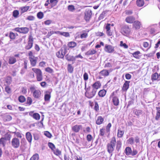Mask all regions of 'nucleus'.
Segmentation results:
<instances>
[{"label":"nucleus","mask_w":160,"mask_h":160,"mask_svg":"<svg viewBox=\"0 0 160 160\" xmlns=\"http://www.w3.org/2000/svg\"><path fill=\"white\" fill-rule=\"evenodd\" d=\"M66 59L68 61H74L75 60V58L73 56L69 55L68 54L65 56Z\"/></svg>","instance_id":"26"},{"label":"nucleus","mask_w":160,"mask_h":160,"mask_svg":"<svg viewBox=\"0 0 160 160\" xmlns=\"http://www.w3.org/2000/svg\"><path fill=\"white\" fill-rule=\"evenodd\" d=\"M41 94V92L40 90L37 89L34 91L33 93V95L35 98L38 99L40 97Z\"/></svg>","instance_id":"9"},{"label":"nucleus","mask_w":160,"mask_h":160,"mask_svg":"<svg viewBox=\"0 0 160 160\" xmlns=\"http://www.w3.org/2000/svg\"><path fill=\"white\" fill-rule=\"evenodd\" d=\"M111 24L107 23L105 26V28L106 29V33L108 36H111L112 35V33L110 30Z\"/></svg>","instance_id":"10"},{"label":"nucleus","mask_w":160,"mask_h":160,"mask_svg":"<svg viewBox=\"0 0 160 160\" xmlns=\"http://www.w3.org/2000/svg\"><path fill=\"white\" fill-rule=\"evenodd\" d=\"M130 29L128 25H125L123 26L121 29V32L123 35H128L130 34Z\"/></svg>","instance_id":"7"},{"label":"nucleus","mask_w":160,"mask_h":160,"mask_svg":"<svg viewBox=\"0 0 160 160\" xmlns=\"http://www.w3.org/2000/svg\"><path fill=\"white\" fill-rule=\"evenodd\" d=\"M92 12L90 9H87L85 12L84 19L86 21H89L91 17Z\"/></svg>","instance_id":"8"},{"label":"nucleus","mask_w":160,"mask_h":160,"mask_svg":"<svg viewBox=\"0 0 160 160\" xmlns=\"http://www.w3.org/2000/svg\"><path fill=\"white\" fill-rule=\"evenodd\" d=\"M103 120V118L102 116H98L96 121V123L98 125H100L102 123Z\"/></svg>","instance_id":"22"},{"label":"nucleus","mask_w":160,"mask_h":160,"mask_svg":"<svg viewBox=\"0 0 160 160\" xmlns=\"http://www.w3.org/2000/svg\"><path fill=\"white\" fill-rule=\"evenodd\" d=\"M53 151L54 153L56 155L58 156L60 155L61 154V152L58 149H57L55 151L54 150V151Z\"/></svg>","instance_id":"44"},{"label":"nucleus","mask_w":160,"mask_h":160,"mask_svg":"<svg viewBox=\"0 0 160 160\" xmlns=\"http://www.w3.org/2000/svg\"><path fill=\"white\" fill-rule=\"evenodd\" d=\"M15 134L16 135V136L18 138H22V136L21 133H20L19 132H14Z\"/></svg>","instance_id":"59"},{"label":"nucleus","mask_w":160,"mask_h":160,"mask_svg":"<svg viewBox=\"0 0 160 160\" xmlns=\"http://www.w3.org/2000/svg\"><path fill=\"white\" fill-rule=\"evenodd\" d=\"M101 86V84L99 82H96L92 85V89L97 91V89Z\"/></svg>","instance_id":"11"},{"label":"nucleus","mask_w":160,"mask_h":160,"mask_svg":"<svg viewBox=\"0 0 160 160\" xmlns=\"http://www.w3.org/2000/svg\"><path fill=\"white\" fill-rule=\"evenodd\" d=\"M44 134L49 138H51L52 136V134L48 131L45 132Z\"/></svg>","instance_id":"51"},{"label":"nucleus","mask_w":160,"mask_h":160,"mask_svg":"<svg viewBox=\"0 0 160 160\" xmlns=\"http://www.w3.org/2000/svg\"><path fill=\"white\" fill-rule=\"evenodd\" d=\"M26 136L27 140L30 143H31L32 140V136L30 132H27L26 134Z\"/></svg>","instance_id":"20"},{"label":"nucleus","mask_w":160,"mask_h":160,"mask_svg":"<svg viewBox=\"0 0 160 160\" xmlns=\"http://www.w3.org/2000/svg\"><path fill=\"white\" fill-rule=\"evenodd\" d=\"M99 74L104 77H106L109 75V72L108 70L104 69L99 72Z\"/></svg>","instance_id":"17"},{"label":"nucleus","mask_w":160,"mask_h":160,"mask_svg":"<svg viewBox=\"0 0 160 160\" xmlns=\"http://www.w3.org/2000/svg\"><path fill=\"white\" fill-rule=\"evenodd\" d=\"M3 120L5 121H9L12 120V117L10 115H6L3 117Z\"/></svg>","instance_id":"30"},{"label":"nucleus","mask_w":160,"mask_h":160,"mask_svg":"<svg viewBox=\"0 0 160 160\" xmlns=\"http://www.w3.org/2000/svg\"><path fill=\"white\" fill-rule=\"evenodd\" d=\"M88 36V34L87 33H83L81 34L80 37L81 38H86Z\"/></svg>","instance_id":"63"},{"label":"nucleus","mask_w":160,"mask_h":160,"mask_svg":"<svg viewBox=\"0 0 160 160\" xmlns=\"http://www.w3.org/2000/svg\"><path fill=\"white\" fill-rule=\"evenodd\" d=\"M94 109L96 111L98 112L99 110V105L97 102H94Z\"/></svg>","instance_id":"46"},{"label":"nucleus","mask_w":160,"mask_h":160,"mask_svg":"<svg viewBox=\"0 0 160 160\" xmlns=\"http://www.w3.org/2000/svg\"><path fill=\"white\" fill-rule=\"evenodd\" d=\"M120 45L121 46L125 48H128V46L125 43H123V42L122 41L120 42Z\"/></svg>","instance_id":"54"},{"label":"nucleus","mask_w":160,"mask_h":160,"mask_svg":"<svg viewBox=\"0 0 160 160\" xmlns=\"http://www.w3.org/2000/svg\"><path fill=\"white\" fill-rule=\"evenodd\" d=\"M12 81V78L11 77L8 76L5 79L4 84L6 86H8L10 84Z\"/></svg>","instance_id":"18"},{"label":"nucleus","mask_w":160,"mask_h":160,"mask_svg":"<svg viewBox=\"0 0 160 160\" xmlns=\"http://www.w3.org/2000/svg\"><path fill=\"white\" fill-rule=\"evenodd\" d=\"M29 8V6L24 7L22 8V12H24L27 11Z\"/></svg>","instance_id":"57"},{"label":"nucleus","mask_w":160,"mask_h":160,"mask_svg":"<svg viewBox=\"0 0 160 160\" xmlns=\"http://www.w3.org/2000/svg\"><path fill=\"white\" fill-rule=\"evenodd\" d=\"M68 69L69 72L70 73H72L73 71V68L71 65L69 64L68 65Z\"/></svg>","instance_id":"40"},{"label":"nucleus","mask_w":160,"mask_h":160,"mask_svg":"<svg viewBox=\"0 0 160 160\" xmlns=\"http://www.w3.org/2000/svg\"><path fill=\"white\" fill-rule=\"evenodd\" d=\"M152 81L154 80H160V78L159 77L157 73H155L152 75Z\"/></svg>","instance_id":"19"},{"label":"nucleus","mask_w":160,"mask_h":160,"mask_svg":"<svg viewBox=\"0 0 160 160\" xmlns=\"http://www.w3.org/2000/svg\"><path fill=\"white\" fill-rule=\"evenodd\" d=\"M85 89L86 92H85V96L88 98L90 99L94 97L96 94L97 91L94 90L93 89L91 91H89L90 90V87L86 88V82H85Z\"/></svg>","instance_id":"2"},{"label":"nucleus","mask_w":160,"mask_h":160,"mask_svg":"<svg viewBox=\"0 0 160 160\" xmlns=\"http://www.w3.org/2000/svg\"><path fill=\"white\" fill-rule=\"evenodd\" d=\"M37 57H34V58H30L29 59L31 65L33 67L35 66L37 63Z\"/></svg>","instance_id":"16"},{"label":"nucleus","mask_w":160,"mask_h":160,"mask_svg":"<svg viewBox=\"0 0 160 160\" xmlns=\"http://www.w3.org/2000/svg\"><path fill=\"white\" fill-rule=\"evenodd\" d=\"M88 75L87 73L85 72L83 75V78L84 80H87L88 79Z\"/></svg>","instance_id":"60"},{"label":"nucleus","mask_w":160,"mask_h":160,"mask_svg":"<svg viewBox=\"0 0 160 160\" xmlns=\"http://www.w3.org/2000/svg\"><path fill=\"white\" fill-rule=\"evenodd\" d=\"M26 99L25 97L21 95L18 98V100L19 102H23L25 101Z\"/></svg>","instance_id":"41"},{"label":"nucleus","mask_w":160,"mask_h":160,"mask_svg":"<svg viewBox=\"0 0 160 160\" xmlns=\"http://www.w3.org/2000/svg\"><path fill=\"white\" fill-rule=\"evenodd\" d=\"M68 10L71 11H72L75 9L74 6L72 5H69L68 7Z\"/></svg>","instance_id":"55"},{"label":"nucleus","mask_w":160,"mask_h":160,"mask_svg":"<svg viewBox=\"0 0 160 160\" xmlns=\"http://www.w3.org/2000/svg\"><path fill=\"white\" fill-rule=\"evenodd\" d=\"M33 136L34 139L36 140H38L39 139V136L37 134H34Z\"/></svg>","instance_id":"64"},{"label":"nucleus","mask_w":160,"mask_h":160,"mask_svg":"<svg viewBox=\"0 0 160 160\" xmlns=\"http://www.w3.org/2000/svg\"><path fill=\"white\" fill-rule=\"evenodd\" d=\"M39 158L38 154V153H35L32 156L30 160H38Z\"/></svg>","instance_id":"34"},{"label":"nucleus","mask_w":160,"mask_h":160,"mask_svg":"<svg viewBox=\"0 0 160 160\" xmlns=\"http://www.w3.org/2000/svg\"><path fill=\"white\" fill-rule=\"evenodd\" d=\"M51 95L50 93L49 92H46V93L45 94L44 97V100L45 101H48L50 100L51 98Z\"/></svg>","instance_id":"25"},{"label":"nucleus","mask_w":160,"mask_h":160,"mask_svg":"<svg viewBox=\"0 0 160 160\" xmlns=\"http://www.w3.org/2000/svg\"><path fill=\"white\" fill-rule=\"evenodd\" d=\"M112 101L113 104L115 106H117L118 105L119 101L118 97H114L112 99Z\"/></svg>","instance_id":"29"},{"label":"nucleus","mask_w":160,"mask_h":160,"mask_svg":"<svg viewBox=\"0 0 160 160\" xmlns=\"http://www.w3.org/2000/svg\"><path fill=\"white\" fill-rule=\"evenodd\" d=\"M48 145L49 148L52 151H54V149L55 148V147L54 145L52 142H49L48 143Z\"/></svg>","instance_id":"38"},{"label":"nucleus","mask_w":160,"mask_h":160,"mask_svg":"<svg viewBox=\"0 0 160 160\" xmlns=\"http://www.w3.org/2000/svg\"><path fill=\"white\" fill-rule=\"evenodd\" d=\"M128 143L131 145H133L134 143V139L132 137L130 138L128 140Z\"/></svg>","instance_id":"47"},{"label":"nucleus","mask_w":160,"mask_h":160,"mask_svg":"<svg viewBox=\"0 0 160 160\" xmlns=\"http://www.w3.org/2000/svg\"><path fill=\"white\" fill-rule=\"evenodd\" d=\"M106 93V91L105 89H102L99 92L98 94L100 97H102L105 96Z\"/></svg>","instance_id":"24"},{"label":"nucleus","mask_w":160,"mask_h":160,"mask_svg":"<svg viewBox=\"0 0 160 160\" xmlns=\"http://www.w3.org/2000/svg\"><path fill=\"white\" fill-rule=\"evenodd\" d=\"M124 133L123 131H121L120 130H118V136L119 138H121L122 137Z\"/></svg>","instance_id":"43"},{"label":"nucleus","mask_w":160,"mask_h":160,"mask_svg":"<svg viewBox=\"0 0 160 160\" xmlns=\"http://www.w3.org/2000/svg\"><path fill=\"white\" fill-rule=\"evenodd\" d=\"M96 52V51L94 49L89 50L85 54L87 55H93Z\"/></svg>","instance_id":"33"},{"label":"nucleus","mask_w":160,"mask_h":160,"mask_svg":"<svg viewBox=\"0 0 160 160\" xmlns=\"http://www.w3.org/2000/svg\"><path fill=\"white\" fill-rule=\"evenodd\" d=\"M32 117L33 118L36 120H39L40 118V115L38 113H35L33 114Z\"/></svg>","instance_id":"37"},{"label":"nucleus","mask_w":160,"mask_h":160,"mask_svg":"<svg viewBox=\"0 0 160 160\" xmlns=\"http://www.w3.org/2000/svg\"><path fill=\"white\" fill-rule=\"evenodd\" d=\"M72 129L75 132H78L80 130L79 126L78 125H76L72 127Z\"/></svg>","instance_id":"36"},{"label":"nucleus","mask_w":160,"mask_h":160,"mask_svg":"<svg viewBox=\"0 0 160 160\" xmlns=\"http://www.w3.org/2000/svg\"><path fill=\"white\" fill-rule=\"evenodd\" d=\"M133 27L135 29H138L140 28L141 24L140 22L138 21H135L133 22Z\"/></svg>","instance_id":"14"},{"label":"nucleus","mask_w":160,"mask_h":160,"mask_svg":"<svg viewBox=\"0 0 160 160\" xmlns=\"http://www.w3.org/2000/svg\"><path fill=\"white\" fill-rule=\"evenodd\" d=\"M32 102V99L31 98L29 97H28L27 98V103L28 105H30Z\"/></svg>","instance_id":"49"},{"label":"nucleus","mask_w":160,"mask_h":160,"mask_svg":"<svg viewBox=\"0 0 160 160\" xmlns=\"http://www.w3.org/2000/svg\"><path fill=\"white\" fill-rule=\"evenodd\" d=\"M33 39L32 35H30L28 38V44L26 46L25 48L26 50H29L32 47Z\"/></svg>","instance_id":"6"},{"label":"nucleus","mask_w":160,"mask_h":160,"mask_svg":"<svg viewBox=\"0 0 160 160\" xmlns=\"http://www.w3.org/2000/svg\"><path fill=\"white\" fill-rule=\"evenodd\" d=\"M43 13L41 12H39L37 14V17L40 19H42L43 18Z\"/></svg>","instance_id":"42"},{"label":"nucleus","mask_w":160,"mask_h":160,"mask_svg":"<svg viewBox=\"0 0 160 160\" xmlns=\"http://www.w3.org/2000/svg\"><path fill=\"white\" fill-rule=\"evenodd\" d=\"M130 82L129 81H126L123 84L122 88V90L123 91H127L129 87V83Z\"/></svg>","instance_id":"15"},{"label":"nucleus","mask_w":160,"mask_h":160,"mask_svg":"<svg viewBox=\"0 0 160 160\" xmlns=\"http://www.w3.org/2000/svg\"><path fill=\"white\" fill-rule=\"evenodd\" d=\"M140 53V52L139 51H137L134 52L133 54V56L135 58H138V54Z\"/></svg>","instance_id":"53"},{"label":"nucleus","mask_w":160,"mask_h":160,"mask_svg":"<svg viewBox=\"0 0 160 160\" xmlns=\"http://www.w3.org/2000/svg\"><path fill=\"white\" fill-rule=\"evenodd\" d=\"M136 3L138 6L141 7L144 5V0H137Z\"/></svg>","instance_id":"27"},{"label":"nucleus","mask_w":160,"mask_h":160,"mask_svg":"<svg viewBox=\"0 0 160 160\" xmlns=\"http://www.w3.org/2000/svg\"><path fill=\"white\" fill-rule=\"evenodd\" d=\"M87 138L88 141H90L92 139V137L91 135L88 134L87 136Z\"/></svg>","instance_id":"62"},{"label":"nucleus","mask_w":160,"mask_h":160,"mask_svg":"<svg viewBox=\"0 0 160 160\" xmlns=\"http://www.w3.org/2000/svg\"><path fill=\"white\" fill-rule=\"evenodd\" d=\"M105 48L107 49L106 51L109 53H112L114 51V48L111 45H106Z\"/></svg>","instance_id":"13"},{"label":"nucleus","mask_w":160,"mask_h":160,"mask_svg":"<svg viewBox=\"0 0 160 160\" xmlns=\"http://www.w3.org/2000/svg\"><path fill=\"white\" fill-rule=\"evenodd\" d=\"M60 51L61 53V56H60V58H62L64 57V56L66 53L65 51H66V50L65 49L64 51H63L62 49L61 48L60 49Z\"/></svg>","instance_id":"52"},{"label":"nucleus","mask_w":160,"mask_h":160,"mask_svg":"<svg viewBox=\"0 0 160 160\" xmlns=\"http://www.w3.org/2000/svg\"><path fill=\"white\" fill-rule=\"evenodd\" d=\"M55 33L61 35H63L65 37H68L70 36L69 33L68 32H61L60 31H57L55 32Z\"/></svg>","instance_id":"21"},{"label":"nucleus","mask_w":160,"mask_h":160,"mask_svg":"<svg viewBox=\"0 0 160 160\" xmlns=\"http://www.w3.org/2000/svg\"><path fill=\"white\" fill-rule=\"evenodd\" d=\"M19 14V12L17 10L14 11L13 12V16L15 18H17L18 17Z\"/></svg>","instance_id":"45"},{"label":"nucleus","mask_w":160,"mask_h":160,"mask_svg":"<svg viewBox=\"0 0 160 160\" xmlns=\"http://www.w3.org/2000/svg\"><path fill=\"white\" fill-rule=\"evenodd\" d=\"M134 112L135 114L137 116H139L141 114V111L139 110H135Z\"/></svg>","instance_id":"61"},{"label":"nucleus","mask_w":160,"mask_h":160,"mask_svg":"<svg viewBox=\"0 0 160 160\" xmlns=\"http://www.w3.org/2000/svg\"><path fill=\"white\" fill-rule=\"evenodd\" d=\"M32 70L33 72H34L37 75L42 73L41 70L39 69L36 68H32Z\"/></svg>","instance_id":"31"},{"label":"nucleus","mask_w":160,"mask_h":160,"mask_svg":"<svg viewBox=\"0 0 160 160\" xmlns=\"http://www.w3.org/2000/svg\"><path fill=\"white\" fill-rule=\"evenodd\" d=\"M116 144V149L119 152L122 146V142L120 140H118L116 142L115 137H112L111 140L110 142L107 144V151L108 152L111 154V156H112V152L114 150Z\"/></svg>","instance_id":"1"},{"label":"nucleus","mask_w":160,"mask_h":160,"mask_svg":"<svg viewBox=\"0 0 160 160\" xmlns=\"http://www.w3.org/2000/svg\"><path fill=\"white\" fill-rule=\"evenodd\" d=\"M135 18L133 16H129L126 18L125 21L128 23H132L135 21Z\"/></svg>","instance_id":"12"},{"label":"nucleus","mask_w":160,"mask_h":160,"mask_svg":"<svg viewBox=\"0 0 160 160\" xmlns=\"http://www.w3.org/2000/svg\"><path fill=\"white\" fill-rule=\"evenodd\" d=\"M156 109L157 110V112L155 117V119L156 120H158L160 118V108L157 107Z\"/></svg>","instance_id":"32"},{"label":"nucleus","mask_w":160,"mask_h":160,"mask_svg":"<svg viewBox=\"0 0 160 160\" xmlns=\"http://www.w3.org/2000/svg\"><path fill=\"white\" fill-rule=\"evenodd\" d=\"M106 12L105 11H103L102 13L101 14L100 16L98 18L99 20H101L103 19L106 16Z\"/></svg>","instance_id":"39"},{"label":"nucleus","mask_w":160,"mask_h":160,"mask_svg":"<svg viewBox=\"0 0 160 160\" xmlns=\"http://www.w3.org/2000/svg\"><path fill=\"white\" fill-rule=\"evenodd\" d=\"M16 36L14 33L12 32H10L9 34L10 38L12 39H14L15 38Z\"/></svg>","instance_id":"50"},{"label":"nucleus","mask_w":160,"mask_h":160,"mask_svg":"<svg viewBox=\"0 0 160 160\" xmlns=\"http://www.w3.org/2000/svg\"><path fill=\"white\" fill-rule=\"evenodd\" d=\"M77 45L76 43L74 42H71L68 44V47L70 48H73L75 47Z\"/></svg>","instance_id":"35"},{"label":"nucleus","mask_w":160,"mask_h":160,"mask_svg":"<svg viewBox=\"0 0 160 160\" xmlns=\"http://www.w3.org/2000/svg\"><path fill=\"white\" fill-rule=\"evenodd\" d=\"M45 71L46 72L50 73H52L53 72V69L49 67H48L46 68Z\"/></svg>","instance_id":"56"},{"label":"nucleus","mask_w":160,"mask_h":160,"mask_svg":"<svg viewBox=\"0 0 160 160\" xmlns=\"http://www.w3.org/2000/svg\"><path fill=\"white\" fill-rule=\"evenodd\" d=\"M37 80L38 81H41L42 79V73L37 75Z\"/></svg>","instance_id":"48"},{"label":"nucleus","mask_w":160,"mask_h":160,"mask_svg":"<svg viewBox=\"0 0 160 160\" xmlns=\"http://www.w3.org/2000/svg\"><path fill=\"white\" fill-rule=\"evenodd\" d=\"M20 54H16L14 56H10L9 57L8 63L11 64H13L15 63L17 60H18L19 59Z\"/></svg>","instance_id":"5"},{"label":"nucleus","mask_w":160,"mask_h":160,"mask_svg":"<svg viewBox=\"0 0 160 160\" xmlns=\"http://www.w3.org/2000/svg\"><path fill=\"white\" fill-rule=\"evenodd\" d=\"M7 139L5 138H2L0 139V145L2 147L5 146Z\"/></svg>","instance_id":"23"},{"label":"nucleus","mask_w":160,"mask_h":160,"mask_svg":"<svg viewBox=\"0 0 160 160\" xmlns=\"http://www.w3.org/2000/svg\"><path fill=\"white\" fill-rule=\"evenodd\" d=\"M21 29L20 33L24 34L27 33L29 31V28L27 27L21 28Z\"/></svg>","instance_id":"28"},{"label":"nucleus","mask_w":160,"mask_h":160,"mask_svg":"<svg viewBox=\"0 0 160 160\" xmlns=\"http://www.w3.org/2000/svg\"><path fill=\"white\" fill-rule=\"evenodd\" d=\"M20 145V142L19 139L16 138H14L12 139L11 141V145L13 148H17L19 147Z\"/></svg>","instance_id":"4"},{"label":"nucleus","mask_w":160,"mask_h":160,"mask_svg":"<svg viewBox=\"0 0 160 160\" xmlns=\"http://www.w3.org/2000/svg\"><path fill=\"white\" fill-rule=\"evenodd\" d=\"M124 152L127 156H134L137 154L138 152L134 149L132 151L130 147H127L125 149Z\"/></svg>","instance_id":"3"},{"label":"nucleus","mask_w":160,"mask_h":160,"mask_svg":"<svg viewBox=\"0 0 160 160\" xmlns=\"http://www.w3.org/2000/svg\"><path fill=\"white\" fill-rule=\"evenodd\" d=\"M35 19V17L32 16H28L27 18V19L30 21H32Z\"/></svg>","instance_id":"58"}]
</instances>
